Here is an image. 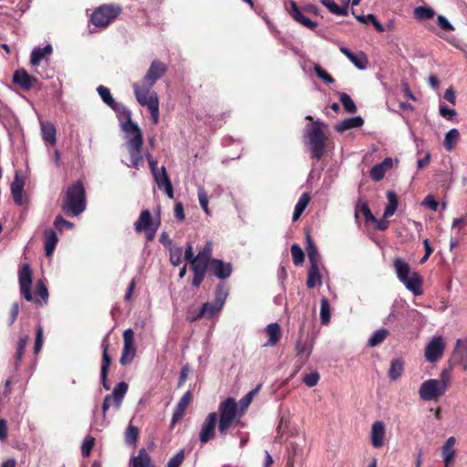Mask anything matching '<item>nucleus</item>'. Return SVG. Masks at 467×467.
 Returning <instances> with one entry per match:
<instances>
[{
  "mask_svg": "<svg viewBox=\"0 0 467 467\" xmlns=\"http://www.w3.org/2000/svg\"><path fill=\"white\" fill-rule=\"evenodd\" d=\"M166 71L167 66L163 62L153 60L142 80L140 83L135 82L133 84L136 99L141 106L148 108L151 120L155 125L160 120V103L157 93L150 91V89Z\"/></svg>",
  "mask_w": 467,
  "mask_h": 467,
  "instance_id": "1",
  "label": "nucleus"
},
{
  "mask_svg": "<svg viewBox=\"0 0 467 467\" xmlns=\"http://www.w3.org/2000/svg\"><path fill=\"white\" fill-rule=\"evenodd\" d=\"M218 431L221 436H226L230 428L240 422L243 411H239L234 398H227L218 407Z\"/></svg>",
  "mask_w": 467,
  "mask_h": 467,
  "instance_id": "2",
  "label": "nucleus"
},
{
  "mask_svg": "<svg viewBox=\"0 0 467 467\" xmlns=\"http://www.w3.org/2000/svg\"><path fill=\"white\" fill-rule=\"evenodd\" d=\"M86 209V192L81 182H77L67 188L63 201L62 210L70 217H75Z\"/></svg>",
  "mask_w": 467,
  "mask_h": 467,
  "instance_id": "3",
  "label": "nucleus"
},
{
  "mask_svg": "<svg viewBox=\"0 0 467 467\" xmlns=\"http://www.w3.org/2000/svg\"><path fill=\"white\" fill-rule=\"evenodd\" d=\"M393 266L398 279L408 290L411 291L414 296L422 295V279L417 272L410 271L408 263L400 258H396L393 262Z\"/></svg>",
  "mask_w": 467,
  "mask_h": 467,
  "instance_id": "4",
  "label": "nucleus"
},
{
  "mask_svg": "<svg viewBox=\"0 0 467 467\" xmlns=\"http://www.w3.org/2000/svg\"><path fill=\"white\" fill-rule=\"evenodd\" d=\"M450 385L446 371H442L441 379H430L421 383L419 389L420 398L424 401L436 400L443 396Z\"/></svg>",
  "mask_w": 467,
  "mask_h": 467,
  "instance_id": "5",
  "label": "nucleus"
},
{
  "mask_svg": "<svg viewBox=\"0 0 467 467\" xmlns=\"http://www.w3.org/2000/svg\"><path fill=\"white\" fill-rule=\"evenodd\" d=\"M322 123L315 121L306 129V137L308 139V145L312 152V158L319 161L324 155L326 147V136L321 129Z\"/></svg>",
  "mask_w": 467,
  "mask_h": 467,
  "instance_id": "6",
  "label": "nucleus"
},
{
  "mask_svg": "<svg viewBox=\"0 0 467 467\" xmlns=\"http://www.w3.org/2000/svg\"><path fill=\"white\" fill-rule=\"evenodd\" d=\"M122 12L119 5H102L95 9L90 16V22L98 27H107Z\"/></svg>",
  "mask_w": 467,
  "mask_h": 467,
  "instance_id": "7",
  "label": "nucleus"
},
{
  "mask_svg": "<svg viewBox=\"0 0 467 467\" xmlns=\"http://www.w3.org/2000/svg\"><path fill=\"white\" fill-rule=\"evenodd\" d=\"M109 108L116 112L123 131L130 135L141 132L139 126L131 120V112L122 103L115 101Z\"/></svg>",
  "mask_w": 467,
  "mask_h": 467,
  "instance_id": "8",
  "label": "nucleus"
},
{
  "mask_svg": "<svg viewBox=\"0 0 467 467\" xmlns=\"http://www.w3.org/2000/svg\"><path fill=\"white\" fill-rule=\"evenodd\" d=\"M142 144L143 137L141 132H137L128 139L127 149L130 155V164L128 165L129 167L137 169L142 162L143 158L140 154Z\"/></svg>",
  "mask_w": 467,
  "mask_h": 467,
  "instance_id": "9",
  "label": "nucleus"
},
{
  "mask_svg": "<svg viewBox=\"0 0 467 467\" xmlns=\"http://www.w3.org/2000/svg\"><path fill=\"white\" fill-rule=\"evenodd\" d=\"M160 223H154L152 217L149 210H143L138 221L135 223V231L140 233L145 231L148 241H152L155 237V234L159 228Z\"/></svg>",
  "mask_w": 467,
  "mask_h": 467,
  "instance_id": "10",
  "label": "nucleus"
},
{
  "mask_svg": "<svg viewBox=\"0 0 467 467\" xmlns=\"http://www.w3.org/2000/svg\"><path fill=\"white\" fill-rule=\"evenodd\" d=\"M216 424H218L217 412L209 413L201 425L199 439L205 444L215 438Z\"/></svg>",
  "mask_w": 467,
  "mask_h": 467,
  "instance_id": "11",
  "label": "nucleus"
},
{
  "mask_svg": "<svg viewBox=\"0 0 467 467\" xmlns=\"http://www.w3.org/2000/svg\"><path fill=\"white\" fill-rule=\"evenodd\" d=\"M33 273L28 264L23 265L18 270L20 292L26 301H33L31 294Z\"/></svg>",
  "mask_w": 467,
  "mask_h": 467,
  "instance_id": "12",
  "label": "nucleus"
},
{
  "mask_svg": "<svg viewBox=\"0 0 467 467\" xmlns=\"http://www.w3.org/2000/svg\"><path fill=\"white\" fill-rule=\"evenodd\" d=\"M123 348L119 362L122 366L130 364L135 355L136 348L134 345V332L131 328H128L123 333Z\"/></svg>",
  "mask_w": 467,
  "mask_h": 467,
  "instance_id": "13",
  "label": "nucleus"
},
{
  "mask_svg": "<svg viewBox=\"0 0 467 467\" xmlns=\"http://www.w3.org/2000/svg\"><path fill=\"white\" fill-rule=\"evenodd\" d=\"M444 349L443 338L441 336L433 337L426 345L424 357L427 361L435 363L442 357Z\"/></svg>",
  "mask_w": 467,
  "mask_h": 467,
  "instance_id": "14",
  "label": "nucleus"
},
{
  "mask_svg": "<svg viewBox=\"0 0 467 467\" xmlns=\"http://www.w3.org/2000/svg\"><path fill=\"white\" fill-rule=\"evenodd\" d=\"M214 276L221 280L228 278L233 273V266L230 263L213 258L210 263V270Z\"/></svg>",
  "mask_w": 467,
  "mask_h": 467,
  "instance_id": "15",
  "label": "nucleus"
},
{
  "mask_svg": "<svg viewBox=\"0 0 467 467\" xmlns=\"http://www.w3.org/2000/svg\"><path fill=\"white\" fill-rule=\"evenodd\" d=\"M154 180L160 190H162L168 198H173V188L171 182L167 174L166 169L164 166L161 168V170L153 174Z\"/></svg>",
  "mask_w": 467,
  "mask_h": 467,
  "instance_id": "16",
  "label": "nucleus"
},
{
  "mask_svg": "<svg viewBox=\"0 0 467 467\" xmlns=\"http://www.w3.org/2000/svg\"><path fill=\"white\" fill-rule=\"evenodd\" d=\"M101 348L103 350L102 353V362H101V370H100V378L102 381L103 388L107 390L109 389V386L107 383V377L109 368L111 363V358L109 357L108 350H109V342H108V337H105L101 343Z\"/></svg>",
  "mask_w": 467,
  "mask_h": 467,
  "instance_id": "17",
  "label": "nucleus"
},
{
  "mask_svg": "<svg viewBox=\"0 0 467 467\" xmlns=\"http://www.w3.org/2000/svg\"><path fill=\"white\" fill-rule=\"evenodd\" d=\"M339 50L344 54L358 69H366L368 65V59L367 55L359 51L358 53H353L346 47H340Z\"/></svg>",
  "mask_w": 467,
  "mask_h": 467,
  "instance_id": "18",
  "label": "nucleus"
},
{
  "mask_svg": "<svg viewBox=\"0 0 467 467\" xmlns=\"http://www.w3.org/2000/svg\"><path fill=\"white\" fill-rule=\"evenodd\" d=\"M223 307L214 302H206L202 304L200 311L195 316H189L187 318L189 321L193 322L201 317L211 318L218 314Z\"/></svg>",
  "mask_w": 467,
  "mask_h": 467,
  "instance_id": "19",
  "label": "nucleus"
},
{
  "mask_svg": "<svg viewBox=\"0 0 467 467\" xmlns=\"http://www.w3.org/2000/svg\"><path fill=\"white\" fill-rule=\"evenodd\" d=\"M385 433H386V429H385V425L382 421L377 420L372 424L370 439H371V445L374 448L379 449L383 446Z\"/></svg>",
  "mask_w": 467,
  "mask_h": 467,
  "instance_id": "20",
  "label": "nucleus"
},
{
  "mask_svg": "<svg viewBox=\"0 0 467 467\" xmlns=\"http://www.w3.org/2000/svg\"><path fill=\"white\" fill-rule=\"evenodd\" d=\"M291 9L289 11V14L291 17L300 25L304 26L306 28L314 29L317 27V24L309 18L306 17L300 8L297 6L295 1H290Z\"/></svg>",
  "mask_w": 467,
  "mask_h": 467,
  "instance_id": "21",
  "label": "nucleus"
},
{
  "mask_svg": "<svg viewBox=\"0 0 467 467\" xmlns=\"http://www.w3.org/2000/svg\"><path fill=\"white\" fill-rule=\"evenodd\" d=\"M192 400V393L190 390L184 393V395L181 398L176 408L173 411L171 418V425H175L179 420H181L185 413L187 407L189 406Z\"/></svg>",
  "mask_w": 467,
  "mask_h": 467,
  "instance_id": "22",
  "label": "nucleus"
},
{
  "mask_svg": "<svg viewBox=\"0 0 467 467\" xmlns=\"http://www.w3.org/2000/svg\"><path fill=\"white\" fill-rule=\"evenodd\" d=\"M265 333L268 337V340L264 344V347L275 346L279 342L282 336L281 327L275 322L270 323L266 326Z\"/></svg>",
  "mask_w": 467,
  "mask_h": 467,
  "instance_id": "23",
  "label": "nucleus"
},
{
  "mask_svg": "<svg viewBox=\"0 0 467 467\" xmlns=\"http://www.w3.org/2000/svg\"><path fill=\"white\" fill-rule=\"evenodd\" d=\"M58 238L56 232L52 229H47L44 232V247L47 257H50L57 244Z\"/></svg>",
  "mask_w": 467,
  "mask_h": 467,
  "instance_id": "24",
  "label": "nucleus"
},
{
  "mask_svg": "<svg viewBox=\"0 0 467 467\" xmlns=\"http://www.w3.org/2000/svg\"><path fill=\"white\" fill-rule=\"evenodd\" d=\"M33 80L34 78L25 69H18L13 75V82L26 90L32 88Z\"/></svg>",
  "mask_w": 467,
  "mask_h": 467,
  "instance_id": "25",
  "label": "nucleus"
},
{
  "mask_svg": "<svg viewBox=\"0 0 467 467\" xmlns=\"http://www.w3.org/2000/svg\"><path fill=\"white\" fill-rule=\"evenodd\" d=\"M455 438L450 437L446 440L444 445L442 446L441 454L445 463V467H448L450 463L453 461L455 455Z\"/></svg>",
  "mask_w": 467,
  "mask_h": 467,
  "instance_id": "26",
  "label": "nucleus"
},
{
  "mask_svg": "<svg viewBox=\"0 0 467 467\" xmlns=\"http://www.w3.org/2000/svg\"><path fill=\"white\" fill-rule=\"evenodd\" d=\"M24 180L19 178L17 175L15 177L11 183V192L14 201L16 204H23V190H24Z\"/></svg>",
  "mask_w": 467,
  "mask_h": 467,
  "instance_id": "27",
  "label": "nucleus"
},
{
  "mask_svg": "<svg viewBox=\"0 0 467 467\" xmlns=\"http://www.w3.org/2000/svg\"><path fill=\"white\" fill-rule=\"evenodd\" d=\"M53 51L51 45H47L45 47H36L33 49L30 57V63L33 66H38L41 60L51 55Z\"/></svg>",
  "mask_w": 467,
  "mask_h": 467,
  "instance_id": "28",
  "label": "nucleus"
},
{
  "mask_svg": "<svg viewBox=\"0 0 467 467\" xmlns=\"http://www.w3.org/2000/svg\"><path fill=\"white\" fill-rule=\"evenodd\" d=\"M41 133L43 140L46 143H49L51 145H55L57 143L56 137V128L50 122H42L41 123Z\"/></svg>",
  "mask_w": 467,
  "mask_h": 467,
  "instance_id": "29",
  "label": "nucleus"
},
{
  "mask_svg": "<svg viewBox=\"0 0 467 467\" xmlns=\"http://www.w3.org/2000/svg\"><path fill=\"white\" fill-rule=\"evenodd\" d=\"M128 384L124 381L119 382L113 389L111 396V400L114 402V405L117 410H119L121 406L122 400L127 393Z\"/></svg>",
  "mask_w": 467,
  "mask_h": 467,
  "instance_id": "30",
  "label": "nucleus"
},
{
  "mask_svg": "<svg viewBox=\"0 0 467 467\" xmlns=\"http://www.w3.org/2000/svg\"><path fill=\"white\" fill-rule=\"evenodd\" d=\"M460 132L457 129L450 130L444 137L443 146L447 151H451L460 141Z\"/></svg>",
  "mask_w": 467,
  "mask_h": 467,
  "instance_id": "31",
  "label": "nucleus"
},
{
  "mask_svg": "<svg viewBox=\"0 0 467 467\" xmlns=\"http://www.w3.org/2000/svg\"><path fill=\"white\" fill-rule=\"evenodd\" d=\"M363 123L364 120L359 116L349 118L338 123L336 126V130L338 132H343L353 128H359L363 125Z\"/></svg>",
  "mask_w": 467,
  "mask_h": 467,
  "instance_id": "32",
  "label": "nucleus"
},
{
  "mask_svg": "<svg viewBox=\"0 0 467 467\" xmlns=\"http://www.w3.org/2000/svg\"><path fill=\"white\" fill-rule=\"evenodd\" d=\"M151 462L150 456L147 453L144 448L139 451V454L137 456H133L130 460V466H137V467H150V463Z\"/></svg>",
  "mask_w": 467,
  "mask_h": 467,
  "instance_id": "33",
  "label": "nucleus"
},
{
  "mask_svg": "<svg viewBox=\"0 0 467 467\" xmlns=\"http://www.w3.org/2000/svg\"><path fill=\"white\" fill-rule=\"evenodd\" d=\"M321 284V275L319 265L315 264L309 266L306 285L308 288H314L317 285Z\"/></svg>",
  "mask_w": 467,
  "mask_h": 467,
  "instance_id": "34",
  "label": "nucleus"
},
{
  "mask_svg": "<svg viewBox=\"0 0 467 467\" xmlns=\"http://www.w3.org/2000/svg\"><path fill=\"white\" fill-rule=\"evenodd\" d=\"M404 371V362L401 358H397L391 360L389 370V377L391 380H397L401 377Z\"/></svg>",
  "mask_w": 467,
  "mask_h": 467,
  "instance_id": "35",
  "label": "nucleus"
},
{
  "mask_svg": "<svg viewBox=\"0 0 467 467\" xmlns=\"http://www.w3.org/2000/svg\"><path fill=\"white\" fill-rule=\"evenodd\" d=\"M228 293H229V287L223 283H219L216 285V288L214 291L213 302L215 304L219 305V306L223 307L226 298L228 296Z\"/></svg>",
  "mask_w": 467,
  "mask_h": 467,
  "instance_id": "36",
  "label": "nucleus"
},
{
  "mask_svg": "<svg viewBox=\"0 0 467 467\" xmlns=\"http://www.w3.org/2000/svg\"><path fill=\"white\" fill-rule=\"evenodd\" d=\"M310 202V195L307 192L303 193L299 200L297 201L294 213H293V221L296 222L301 216L307 204Z\"/></svg>",
  "mask_w": 467,
  "mask_h": 467,
  "instance_id": "37",
  "label": "nucleus"
},
{
  "mask_svg": "<svg viewBox=\"0 0 467 467\" xmlns=\"http://www.w3.org/2000/svg\"><path fill=\"white\" fill-rule=\"evenodd\" d=\"M320 3L326 6L328 11L336 16H348V7L339 6L334 0H319Z\"/></svg>",
  "mask_w": 467,
  "mask_h": 467,
  "instance_id": "38",
  "label": "nucleus"
},
{
  "mask_svg": "<svg viewBox=\"0 0 467 467\" xmlns=\"http://www.w3.org/2000/svg\"><path fill=\"white\" fill-rule=\"evenodd\" d=\"M210 263L211 262L196 255L195 258L190 262L191 269L193 273L206 274L207 270H210Z\"/></svg>",
  "mask_w": 467,
  "mask_h": 467,
  "instance_id": "39",
  "label": "nucleus"
},
{
  "mask_svg": "<svg viewBox=\"0 0 467 467\" xmlns=\"http://www.w3.org/2000/svg\"><path fill=\"white\" fill-rule=\"evenodd\" d=\"M387 198L389 202L384 211V218L392 216L398 208L397 196L393 192H388Z\"/></svg>",
  "mask_w": 467,
  "mask_h": 467,
  "instance_id": "40",
  "label": "nucleus"
},
{
  "mask_svg": "<svg viewBox=\"0 0 467 467\" xmlns=\"http://www.w3.org/2000/svg\"><path fill=\"white\" fill-rule=\"evenodd\" d=\"M306 241H307L306 252H307V256H308V259L310 262V265H313L315 264L319 265V254H318L317 248L312 242L309 235H307Z\"/></svg>",
  "mask_w": 467,
  "mask_h": 467,
  "instance_id": "41",
  "label": "nucleus"
},
{
  "mask_svg": "<svg viewBox=\"0 0 467 467\" xmlns=\"http://www.w3.org/2000/svg\"><path fill=\"white\" fill-rule=\"evenodd\" d=\"M389 332L385 328H380L375 331L368 339V345L369 347H376L381 344L387 337Z\"/></svg>",
  "mask_w": 467,
  "mask_h": 467,
  "instance_id": "42",
  "label": "nucleus"
},
{
  "mask_svg": "<svg viewBox=\"0 0 467 467\" xmlns=\"http://www.w3.org/2000/svg\"><path fill=\"white\" fill-rule=\"evenodd\" d=\"M320 319L323 325H327L330 321V305L327 298L323 297L320 302Z\"/></svg>",
  "mask_w": 467,
  "mask_h": 467,
  "instance_id": "43",
  "label": "nucleus"
},
{
  "mask_svg": "<svg viewBox=\"0 0 467 467\" xmlns=\"http://www.w3.org/2000/svg\"><path fill=\"white\" fill-rule=\"evenodd\" d=\"M358 213H361L366 222H376V217L372 214L368 205L366 202H358L356 207L355 216L358 218Z\"/></svg>",
  "mask_w": 467,
  "mask_h": 467,
  "instance_id": "44",
  "label": "nucleus"
},
{
  "mask_svg": "<svg viewBox=\"0 0 467 467\" xmlns=\"http://www.w3.org/2000/svg\"><path fill=\"white\" fill-rule=\"evenodd\" d=\"M434 15V10L429 6H418L414 9V16L420 20L431 19Z\"/></svg>",
  "mask_w": 467,
  "mask_h": 467,
  "instance_id": "45",
  "label": "nucleus"
},
{
  "mask_svg": "<svg viewBox=\"0 0 467 467\" xmlns=\"http://www.w3.org/2000/svg\"><path fill=\"white\" fill-rule=\"evenodd\" d=\"M170 251V261L171 265L177 266L182 262V248L180 246L171 245L169 247Z\"/></svg>",
  "mask_w": 467,
  "mask_h": 467,
  "instance_id": "46",
  "label": "nucleus"
},
{
  "mask_svg": "<svg viewBox=\"0 0 467 467\" xmlns=\"http://www.w3.org/2000/svg\"><path fill=\"white\" fill-rule=\"evenodd\" d=\"M454 353L458 355L462 360L466 361L465 366H467V337L456 341Z\"/></svg>",
  "mask_w": 467,
  "mask_h": 467,
  "instance_id": "47",
  "label": "nucleus"
},
{
  "mask_svg": "<svg viewBox=\"0 0 467 467\" xmlns=\"http://www.w3.org/2000/svg\"><path fill=\"white\" fill-rule=\"evenodd\" d=\"M291 255H292L293 263L295 264V265H301L304 263L305 254L298 244H292Z\"/></svg>",
  "mask_w": 467,
  "mask_h": 467,
  "instance_id": "48",
  "label": "nucleus"
},
{
  "mask_svg": "<svg viewBox=\"0 0 467 467\" xmlns=\"http://www.w3.org/2000/svg\"><path fill=\"white\" fill-rule=\"evenodd\" d=\"M339 99L342 103L345 110L348 113H354L357 110L356 104L352 100V99L347 93L341 92L339 93Z\"/></svg>",
  "mask_w": 467,
  "mask_h": 467,
  "instance_id": "49",
  "label": "nucleus"
},
{
  "mask_svg": "<svg viewBox=\"0 0 467 467\" xmlns=\"http://www.w3.org/2000/svg\"><path fill=\"white\" fill-rule=\"evenodd\" d=\"M97 91L103 102L109 107H110L115 102L111 96L110 90L107 87L100 85L97 88Z\"/></svg>",
  "mask_w": 467,
  "mask_h": 467,
  "instance_id": "50",
  "label": "nucleus"
},
{
  "mask_svg": "<svg viewBox=\"0 0 467 467\" xmlns=\"http://www.w3.org/2000/svg\"><path fill=\"white\" fill-rule=\"evenodd\" d=\"M139 430L137 427L130 424L126 430L125 441L128 444H135L138 441Z\"/></svg>",
  "mask_w": 467,
  "mask_h": 467,
  "instance_id": "51",
  "label": "nucleus"
},
{
  "mask_svg": "<svg viewBox=\"0 0 467 467\" xmlns=\"http://www.w3.org/2000/svg\"><path fill=\"white\" fill-rule=\"evenodd\" d=\"M387 171L384 164H376L370 170V177L373 181L379 182L383 179L385 173Z\"/></svg>",
  "mask_w": 467,
  "mask_h": 467,
  "instance_id": "52",
  "label": "nucleus"
},
{
  "mask_svg": "<svg viewBox=\"0 0 467 467\" xmlns=\"http://www.w3.org/2000/svg\"><path fill=\"white\" fill-rule=\"evenodd\" d=\"M314 72L315 74L317 76V78H319L320 79H322L325 83L327 84H332L334 83V78H332V76H330L325 69L322 68L321 66H319L318 64H316L314 65Z\"/></svg>",
  "mask_w": 467,
  "mask_h": 467,
  "instance_id": "53",
  "label": "nucleus"
},
{
  "mask_svg": "<svg viewBox=\"0 0 467 467\" xmlns=\"http://www.w3.org/2000/svg\"><path fill=\"white\" fill-rule=\"evenodd\" d=\"M95 444V439L91 436H87L81 446V452L84 457H88L90 455V451L93 449Z\"/></svg>",
  "mask_w": 467,
  "mask_h": 467,
  "instance_id": "54",
  "label": "nucleus"
},
{
  "mask_svg": "<svg viewBox=\"0 0 467 467\" xmlns=\"http://www.w3.org/2000/svg\"><path fill=\"white\" fill-rule=\"evenodd\" d=\"M212 253H213V243L211 241H207L205 245L202 247L201 251L197 254V256L211 262L212 261Z\"/></svg>",
  "mask_w": 467,
  "mask_h": 467,
  "instance_id": "55",
  "label": "nucleus"
},
{
  "mask_svg": "<svg viewBox=\"0 0 467 467\" xmlns=\"http://www.w3.org/2000/svg\"><path fill=\"white\" fill-rule=\"evenodd\" d=\"M184 458V451H179L173 457L169 460L167 467H180V465L183 462Z\"/></svg>",
  "mask_w": 467,
  "mask_h": 467,
  "instance_id": "56",
  "label": "nucleus"
},
{
  "mask_svg": "<svg viewBox=\"0 0 467 467\" xmlns=\"http://www.w3.org/2000/svg\"><path fill=\"white\" fill-rule=\"evenodd\" d=\"M27 342H28V337L27 336L20 337V339L18 341V345H17L16 354V362L21 361V359H22V358L24 356L25 349H26V347L27 345Z\"/></svg>",
  "mask_w": 467,
  "mask_h": 467,
  "instance_id": "57",
  "label": "nucleus"
},
{
  "mask_svg": "<svg viewBox=\"0 0 467 467\" xmlns=\"http://www.w3.org/2000/svg\"><path fill=\"white\" fill-rule=\"evenodd\" d=\"M296 350L297 355H304L308 358L312 352V348L307 346L306 343L297 340L296 344Z\"/></svg>",
  "mask_w": 467,
  "mask_h": 467,
  "instance_id": "58",
  "label": "nucleus"
},
{
  "mask_svg": "<svg viewBox=\"0 0 467 467\" xmlns=\"http://www.w3.org/2000/svg\"><path fill=\"white\" fill-rule=\"evenodd\" d=\"M319 380V374L317 372H312V373H309V374H306L305 375L304 379H303V382L307 386V387H315L317 382Z\"/></svg>",
  "mask_w": 467,
  "mask_h": 467,
  "instance_id": "59",
  "label": "nucleus"
},
{
  "mask_svg": "<svg viewBox=\"0 0 467 467\" xmlns=\"http://www.w3.org/2000/svg\"><path fill=\"white\" fill-rule=\"evenodd\" d=\"M440 114L442 118L451 120L456 116V111L453 109H449L446 105H440Z\"/></svg>",
  "mask_w": 467,
  "mask_h": 467,
  "instance_id": "60",
  "label": "nucleus"
},
{
  "mask_svg": "<svg viewBox=\"0 0 467 467\" xmlns=\"http://www.w3.org/2000/svg\"><path fill=\"white\" fill-rule=\"evenodd\" d=\"M54 225L60 232L63 231L64 227H67V228L73 227V223L71 222L65 220L61 215H57L56 217V219L54 221Z\"/></svg>",
  "mask_w": 467,
  "mask_h": 467,
  "instance_id": "61",
  "label": "nucleus"
},
{
  "mask_svg": "<svg viewBox=\"0 0 467 467\" xmlns=\"http://www.w3.org/2000/svg\"><path fill=\"white\" fill-rule=\"evenodd\" d=\"M437 24L444 31L451 32L454 30V26L443 16H438Z\"/></svg>",
  "mask_w": 467,
  "mask_h": 467,
  "instance_id": "62",
  "label": "nucleus"
},
{
  "mask_svg": "<svg viewBox=\"0 0 467 467\" xmlns=\"http://www.w3.org/2000/svg\"><path fill=\"white\" fill-rule=\"evenodd\" d=\"M42 345H43V329L39 326L36 329V342H35V347H34L35 354H37L40 351Z\"/></svg>",
  "mask_w": 467,
  "mask_h": 467,
  "instance_id": "63",
  "label": "nucleus"
},
{
  "mask_svg": "<svg viewBox=\"0 0 467 467\" xmlns=\"http://www.w3.org/2000/svg\"><path fill=\"white\" fill-rule=\"evenodd\" d=\"M36 294L43 299L44 303H47L48 298V292L47 288L41 281L37 283Z\"/></svg>",
  "mask_w": 467,
  "mask_h": 467,
  "instance_id": "64",
  "label": "nucleus"
}]
</instances>
